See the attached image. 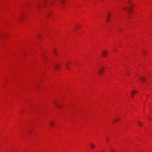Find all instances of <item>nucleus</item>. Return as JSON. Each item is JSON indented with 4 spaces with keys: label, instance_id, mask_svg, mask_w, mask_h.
<instances>
[{
    "label": "nucleus",
    "instance_id": "1a4fd4ad",
    "mask_svg": "<svg viewBox=\"0 0 152 152\" xmlns=\"http://www.w3.org/2000/svg\"><path fill=\"white\" fill-rule=\"evenodd\" d=\"M50 125L51 127H52L54 124V123L53 121H50Z\"/></svg>",
    "mask_w": 152,
    "mask_h": 152
},
{
    "label": "nucleus",
    "instance_id": "2eb2a0df",
    "mask_svg": "<svg viewBox=\"0 0 152 152\" xmlns=\"http://www.w3.org/2000/svg\"><path fill=\"white\" fill-rule=\"evenodd\" d=\"M68 63H67L66 64V68H67L68 69H69V68L68 67Z\"/></svg>",
    "mask_w": 152,
    "mask_h": 152
},
{
    "label": "nucleus",
    "instance_id": "f3484780",
    "mask_svg": "<svg viewBox=\"0 0 152 152\" xmlns=\"http://www.w3.org/2000/svg\"><path fill=\"white\" fill-rule=\"evenodd\" d=\"M128 2L129 3V4H130L132 3V1L130 0H129L128 1Z\"/></svg>",
    "mask_w": 152,
    "mask_h": 152
},
{
    "label": "nucleus",
    "instance_id": "6ab92c4d",
    "mask_svg": "<svg viewBox=\"0 0 152 152\" xmlns=\"http://www.w3.org/2000/svg\"><path fill=\"white\" fill-rule=\"evenodd\" d=\"M107 141H108V139H107Z\"/></svg>",
    "mask_w": 152,
    "mask_h": 152
},
{
    "label": "nucleus",
    "instance_id": "aec40b11",
    "mask_svg": "<svg viewBox=\"0 0 152 152\" xmlns=\"http://www.w3.org/2000/svg\"><path fill=\"white\" fill-rule=\"evenodd\" d=\"M107 141H108V139H107Z\"/></svg>",
    "mask_w": 152,
    "mask_h": 152
},
{
    "label": "nucleus",
    "instance_id": "dca6fc26",
    "mask_svg": "<svg viewBox=\"0 0 152 152\" xmlns=\"http://www.w3.org/2000/svg\"><path fill=\"white\" fill-rule=\"evenodd\" d=\"M118 120H119V119L118 118H116L115 119V120H114V121L115 122H117Z\"/></svg>",
    "mask_w": 152,
    "mask_h": 152
},
{
    "label": "nucleus",
    "instance_id": "423d86ee",
    "mask_svg": "<svg viewBox=\"0 0 152 152\" xmlns=\"http://www.w3.org/2000/svg\"><path fill=\"white\" fill-rule=\"evenodd\" d=\"M110 14H108L107 17V22H108L110 20Z\"/></svg>",
    "mask_w": 152,
    "mask_h": 152
},
{
    "label": "nucleus",
    "instance_id": "0eeeda50",
    "mask_svg": "<svg viewBox=\"0 0 152 152\" xmlns=\"http://www.w3.org/2000/svg\"><path fill=\"white\" fill-rule=\"evenodd\" d=\"M137 91L135 90L132 91H131V94H132V96L133 97V95L135 94L137 92Z\"/></svg>",
    "mask_w": 152,
    "mask_h": 152
},
{
    "label": "nucleus",
    "instance_id": "a211bd4d",
    "mask_svg": "<svg viewBox=\"0 0 152 152\" xmlns=\"http://www.w3.org/2000/svg\"><path fill=\"white\" fill-rule=\"evenodd\" d=\"M61 2H62V0H60Z\"/></svg>",
    "mask_w": 152,
    "mask_h": 152
},
{
    "label": "nucleus",
    "instance_id": "4468645a",
    "mask_svg": "<svg viewBox=\"0 0 152 152\" xmlns=\"http://www.w3.org/2000/svg\"><path fill=\"white\" fill-rule=\"evenodd\" d=\"M110 152H116V151L113 149L110 150Z\"/></svg>",
    "mask_w": 152,
    "mask_h": 152
},
{
    "label": "nucleus",
    "instance_id": "7ed1b4c3",
    "mask_svg": "<svg viewBox=\"0 0 152 152\" xmlns=\"http://www.w3.org/2000/svg\"><path fill=\"white\" fill-rule=\"evenodd\" d=\"M124 10L128 11L129 12H131L132 11V8H128L127 7H124L123 8Z\"/></svg>",
    "mask_w": 152,
    "mask_h": 152
},
{
    "label": "nucleus",
    "instance_id": "f03ea898",
    "mask_svg": "<svg viewBox=\"0 0 152 152\" xmlns=\"http://www.w3.org/2000/svg\"><path fill=\"white\" fill-rule=\"evenodd\" d=\"M108 52L106 50H104L102 52V55L105 57H106L107 56V54H108Z\"/></svg>",
    "mask_w": 152,
    "mask_h": 152
},
{
    "label": "nucleus",
    "instance_id": "f257e3e1",
    "mask_svg": "<svg viewBox=\"0 0 152 152\" xmlns=\"http://www.w3.org/2000/svg\"><path fill=\"white\" fill-rule=\"evenodd\" d=\"M104 70V68L103 67L100 68L99 70V73L100 75H102Z\"/></svg>",
    "mask_w": 152,
    "mask_h": 152
},
{
    "label": "nucleus",
    "instance_id": "9d476101",
    "mask_svg": "<svg viewBox=\"0 0 152 152\" xmlns=\"http://www.w3.org/2000/svg\"><path fill=\"white\" fill-rule=\"evenodd\" d=\"M138 124L140 126H142V124L141 122H140V121H139L138 122Z\"/></svg>",
    "mask_w": 152,
    "mask_h": 152
},
{
    "label": "nucleus",
    "instance_id": "9b49d317",
    "mask_svg": "<svg viewBox=\"0 0 152 152\" xmlns=\"http://www.w3.org/2000/svg\"><path fill=\"white\" fill-rule=\"evenodd\" d=\"M143 54L144 55H146L147 54V52L145 51H142Z\"/></svg>",
    "mask_w": 152,
    "mask_h": 152
},
{
    "label": "nucleus",
    "instance_id": "ddd939ff",
    "mask_svg": "<svg viewBox=\"0 0 152 152\" xmlns=\"http://www.w3.org/2000/svg\"><path fill=\"white\" fill-rule=\"evenodd\" d=\"M54 104L56 106L58 107H59V105L58 104L56 103H55Z\"/></svg>",
    "mask_w": 152,
    "mask_h": 152
},
{
    "label": "nucleus",
    "instance_id": "6e6552de",
    "mask_svg": "<svg viewBox=\"0 0 152 152\" xmlns=\"http://www.w3.org/2000/svg\"><path fill=\"white\" fill-rule=\"evenodd\" d=\"M140 79L142 81L144 82L146 80V78L144 77H142L140 78Z\"/></svg>",
    "mask_w": 152,
    "mask_h": 152
},
{
    "label": "nucleus",
    "instance_id": "f8f14e48",
    "mask_svg": "<svg viewBox=\"0 0 152 152\" xmlns=\"http://www.w3.org/2000/svg\"><path fill=\"white\" fill-rule=\"evenodd\" d=\"M53 53L55 55H57V53L56 50H53Z\"/></svg>",
    "mask_w": 152,
    "mask_h": 152
},
{
    "label": "nucleus",
    "instance_id": "20e7f679",
    "mask_svg": "<svg viewBox=\"0 0 152 152\" xmlns=\"http://www.w3.org/2000/svg\"><path fill=\"white\" fill-rule=\"evenodd\" d=\"M60 67V65L58 64H56L55 66V68L56 70H58V68Z\"/></svg>",
    "mask_w": 152,
    "mask_h": 152
},
{
    "label": "nucleus",
    "instance_id": "39448f33",
    "mask_svg": "<svg viewBox=\"0 0 152 152\" xmlns=\"http://www.w3.org/2000/svg\"><path fill=\"white\" fill-rule=\"evenodd\" d=\"M90 146L91 148H94L95 147V145L94 143L92 142H91L90 143Z\"/></svg>",
    "mask_w": 152,
    "mask_h": 152
}]
</instances>
